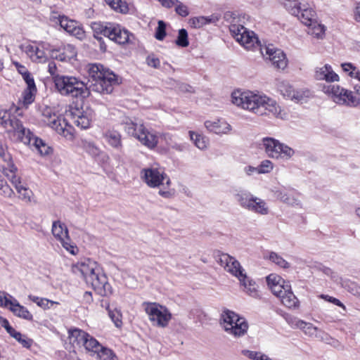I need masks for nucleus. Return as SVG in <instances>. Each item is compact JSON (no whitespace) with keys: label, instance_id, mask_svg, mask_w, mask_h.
Masks as SVG:
<instances>
[{"label":"nucleus","instance_id":"21","mask_svg":"<svg viewBox=\"0 0 360 360\" xmlns=\"http://www.w3.org/2000/svg\"><path fill=\"white\" fill-rule=\"evenodd\" d=\"M70 121L82 129H86L91 125L92 113L91 111H80L75 109L70 112Z\"/></svg>","mask_w":360,"mask_h":360},{"label":"nucleus","instance_id":"50","mask_svg":"<svg viewBox=\"0 0 360 360\" xmlns=\"http://www.w3.org/2000/svg\"><path fill=\"white\" fill-rule=\"evenodd\" d=\"M105 1L110 6V8L116 11L125 13L128 11V6L127 4L122 1V0H105Z\"/></svg>","mask_w":360,"mask_h":360},{"label":"nucleus","instance_id":"23","mask_svg":"<svg viewBox=\"0 0 360 360\" xmlns=\"http://www.w3.org/2000/svg\"><path fill=\"white\" fill-rule=\"evenodd\" d=\"M8 303L4 307H8L9 309L18 317L30 321L32 320V314L24 306L20 305L17 300L8 295Z\"/></svg>","mask_w":360,"mask_h":360},{"label":"nucleus","instance_id":"7","mask_svg":"<svg viewBox=\"0 0 360 360\" xmlns=\"http://www.w3.org/2000/svg\"><path fill=\"white\" fill-rule=\"evenodd\" d=\"M124 130L129 136L138 139L149 148H155L158 143V136L154 131H148L142 123H137L131 119L123 122Z\"/></svg>","mask_w":360,"mask_h":360},{"label":"nucleus","instance_id":"63","mask_svg":"<svg viewBox=\"0 0 360 360\" xmlns=\"http://www.w3.org/2000/svg\"><path fill=\"white\" fill-rule=\"evenodd\" d=\"M146 63L148 66L154 68H158L160 65V61L159 58L155 57L154 55H150L146 58Z\"/></svg>","mask_w":360,"mask_h":360},{"label":"nucleus","instance_id":"12","mask_svg":"<svg viewBox=\"0 0 360 360\" xmlns=\"http://www.w3.org/2000/svg\"><path fill=\"white\" fill-rule=\"evenodd\" d=\"M261 142L262 148L270 158L289 160L295 155L294 149L274 138L264 137Z\"/></svg>","mask_w":360,"mask_h":360},{"label":"nucleus","instance_id":"34","mask_svg":"<svg viewBox=\"0 0 360 360\" xmlns=\"http://www.w3.org/2000/svg\"><path fill=\"white\" fill-rule=\"evenodd\" d=\"M297 17L306 26L311 25L313 22L317 20L316 12L312 8H309L307 3L301 9L299 16Z\"/></svg>","mask_w":360,"mask_h":360},{"label":"nucleus","instance_id":"14","mask_svg":"<svg viewBox=\"0 0 360 360\" xmlns=\"http://www.w3.org/2000/svg\"><path fill=\"white\" fill-rule=\"evenodd\" d=\"M144 311L154 326L165 328L172 319V314L168 309L157 302L143 303Z\"/></svg>","mask_w":360,"mask_h":360},{"label":"nucleus","instance_id":"8","mask_svg":"<svg viewBox=\"0 0 360 360\" xmlns=\"http://www.w3.org/2000/svg\"><path fill=\"white\" fill-rule=\"evenodd\" d=\"M234 198L242 208L251 212L260 215H267L270 212L269 206L264 200L247 191H237Z\"/></svg>","mask_w":360,"mask_h":360},{"label":"nucleus","instance_id":"51","mask_svg":"<svg viewBox=\"0 0 360 360\" xmlns=\"http://www.w3.org/2000/svg\"><path fill=\"white\" fill-rule=\"evenodd\" d=\"M106 309L108 311V315L110 318L113 321L115 326L117 328H120L122 324L121 312L117 309H111L109 305H108Z\"/></svg>","mask_w":360,"mask_h":360},{"label":"nucleus","instance_id":"39","mask_svg":"<svg viewBox=\"0 0 360 360\" xmlns=\"http://www.w3.org/2000/svg\"><path fill=\"white\" fill-rule=\"evenodd\" d=\"M7 332L9 335L15 338L19 343L24 347L30 348L32 345V340L28 338L27 336L22 335L20 332L16 331L13 328L8 327Z\"/></svg>","mask_w":360,"mask_h":360},{"label":"nucleus","instance_id":"26","mask_svg":"<svg viewBox=\"0 0 360 360\" xmlns=\"http://www.w3.org/2000/svg\"><path fill=\"white\" fill-rule=\"evenodd\" d=\"M77 56L75 47L71 44H66L61 50H52L51 56L60 61H68Z\"/></svg>","mask_w":360,"mask_h":360},{"label":"nucleus","instance_id":"61","mask_svg":"<svg viewBox=\"0 0 360 360\" xmlns=\"http://www.w3.org/2000/svg\"><path fill=\"white\" fill-rule=\"evenodd\" d=\"M242 354L252 360H260L262 359V356L264 355V354L261 352L250 350H243Z\"/></svg>","mask_w":360,"mask_h":360},{"label":"nucleus","instance_id":"45","mask_svg":"<svg viewBox=\"0 0 360 360\" xmlns=\"http://www.w3.org/2000/svg\"><path fill=\"white\" fill-rule=\"evenodd\" d=\"M265 258L281 268L288 269L290 267V264L276 252H270L267 256H265Z\"/></svg>","mask_w":360,"mask_h":360},{"label":"nucleus","instance_id":"16","mask_svg":"<svg viewBox=\"0 0 360 360\" xmlns=\"http://www.w3.org/2000/svg\"><path fill=\"white\" fill-rule=\"evenodd\" d=\"M276 86L285 98L295 103H302L311 96V93L308 89H295L289 82L285 80H278Z\"/></svg>","mask_w":360,"mask_h":360},{"label":"nucleus","instance_id":"20","mask_svg":"<svg viewBox=\"0 0 360 360\" xmlns=\"http://www.w3.org/2000/svg\"><path fill=\"white\" fill-rule=\"evenodd\" d=\"M58 23L61 28L77 39L82 40L85 37V32L77 22L65 16H60Z\"/></svg>","mask_w":360,"mask_h":360},{"label":"nucleus","instance_id":"5","mask_svg":"<svg viewBox=\"0 0 360 360\" xmlns=\"http://www.w3.org/2000/svg\"><path fill=\"white\" fill-rule=\"evenodd\" d=\"M225 19L230 22L229 30L233 37L247 49L259 46V41L254 32L248 30L243 25L238 24L239 19L235 13L227 12Z\"/></svg>","mask_w":360,"mask_h":360},{"label":"nucleus","instance_id":"17","mask_svg":"<svg viewBox=\"0 0 360 360\" xmlns=\"http://www.w3.org/2000/svg\"><path fill=\"white\" fill-rule=\"evenodd\" d=\"M261 53L266 60L276 69L284 70L288 65V59L285 53L273 44H269L260 48Z\"/></svg>","mask_w":360,"mask_h":360},{"label":"nucleus","instance_id":"41","mask_svg":"<svg viewBox=\"0 0 360 360\" xmlns=\"http://www.w3.org/2000/svg\"><path fill=\"white\" fill-rule=\"evenodd\" d=\"M101 346L102 345H101L97 340H96L89 334V337L86 338L83 345V347L85 348L86 351L90 352L91 356L96 355L98 350L101 349Z\"/></svg>","mask_w":360,"mask_h":360},{"label":"nucleus","instance_id":"4","mask_svg":"<svg viewBox=\"0 0 360 360\" xmlns=\"http://www.w3.org/2000/svg\"><path fill=\"white\" fill-rule=\"evenodd\" d=\"M140 178L149 188H159L158 194L162 198L168 199L174 196V190L170 188V178L164 168L158 165H152L142 169Z\"/></svg>","mask_w":360,"mask_h":360},{"label":"nucleus","instance_id":"58","mask_svg":"<svg viewBox=\"0 0 360 360\" xmlns=\"http://www.w3.org/2000/svg\"><path fill=\"white\" fill-rule=\"evenodd\" d=\"M290 285L288 282L283 281L282 283H279L278 285H274V287L271 289V292L276 297H279L282 295L285 291V286Z\"/></svg>","mask_w":360,"mask_h":360},{"label":"nucleus","instance_id":"53","mask_svg":"<svg viewBox=\"0 0 360 360\" xmlns=\"http://www.w3.org/2000/svg\"><path fill=\"white\" fill-rule=\"evenodd\" d=\"M0 195L5 198H11L13 196L14 192L7 182L0 176Z\"/></svg>","mask_w":360,"mask_h":360},{"label":"nucleus","instance_id":"19","mask_svg":"<svg viewBox=\"0 0 360 360\" xmlns=\"http://www.w3.org/2000/svg\"><path fill=\"white\" fill-rule=\"evenodd\" d=\"M217 262L224 270L237 278L244 272L239 262L233 257L226 253L218 255Z\"/></svg>","mask_w":360,"mask_h":360},{"label":"nucleus","instance_id":"27","mask_svg":"<svg viewBox=\"0 0 360 360\" xmlns=\"http://www.w3.org/2000/svg\"><path fill=\"white\" fill-rule=\"evenodd\" d=\"M96 262L90 259H84L74 264L72 271L75 274H79L82 278L94 268H96Z\"/></svg>","mask_w":360,"mask_h":360},{"label":"nucleus","instance_id":"38","mask_svg":"<svg viewBox=\"0 0 360 360\" xmlns=\"http://www.w3.org/2000/svg\"><path fill=\"white\" fill-rule=\"evenodd\" d=\"M189 135L191 141H193L195 146L200 150H205L209 146V139L205 136L193 132L189 131Z\"/></svg>","mask_w":360,"mask_h":360},{"label":"nucleus","instance_id":"46","mask_svg":"<svg viewBox=\"0 0 360 360\" xmlns=\"http://www.w3.org/2000/svg\"><path fill=\"white\" fill-rule=\"evenodd\" d=\"M342 70L350 77L358 79L360 82V71L351 63L341 64Z\"/></svg>","mask_w":360,"mask_h":360},{"label":"nucleus","instance_id":"33","mask_svg":"<svg viewBox=\"0 0 360 360\" xmlns=\"http://www.w3.org/2000/svg\"><path fill=\"white\" fill-rule=\"evenodd\" d=\"M280 298L283 305L288 308H295L299 306V300L291 290V285L285 286V291Z\"/></svg>","mask_w":360,"mask_h":360},{"label":"nucleus","instance_id":"15","mask_svg":"<svg viewBox=\"0 0 360 360\" xmlns=\"http://www.w3.org/2000/svg\"><path fill=\"white\" fill-rule=\"evenodd\" d=\"M20 48L32 62L37 63L46 62L49 55L52 53L50 44L44 41L22 44Z\"/></svg>","mask_w":360,"mask_h":360},{"label":"nucleus","instance_id":"54","mask_svg":"<svg viewBox=\"0 0 360 360\" xmlns=\"http://www.w3.org/2000/svg\"><path fill=\"white\" fill-rule=\"evenodd\" d=\"M258 174H269L274 169V163L269 160H262L257 166Z\"/></svg>","mask_w":360,"mask_h":360},{"label":"nucleus","instance_id":"64","mask_svg":"<svg viewBox=\"0 0 360 360\" xmlns=\"http://www.w3.org/2000/svg\"><path fill=\"white\" fill-rule=\"evenodd\" d=\"M48 72L50 73V75L52 77V79L54 82V77L57 75H60V74H58L57 72V67L54 62H50L48 65Z\"/></svg>","mask_w":360,"mask_h":360},{"label":"nucleus","instance_id":"3","mask_svg":"<svg viewBox=\"0 0 360 360\" xmlns=\"http://www.w3.org/2000/svg\"><path fill=\"white\" fill-rule=\"evenodd\" d=\"M231 101L234 105L258 115H271L281 120L288 117L285 110L276 101L265 95L238 89L232 92Z\"/></svg>","mask_w":360,"mask_h":360},{"label":"nucleus","instance_id":"40","mask_svg":"<svg viewBox=\"0 0 360 360\" xmlns=\"http://www.w3.org/2000/svg\"><path fill=\"white\" fill-rule=\"evenodd\" d=\"M308 34L312 35L317 39H323L325 36L326 27L318 22L317 20L313 22L311 25L308 26Z\"/></svg>","mask_w":360,"mask_h":360},{"label":"nucleus","instance_id":"36","mask_svg":"<svg viewBox=\"0 0 360 360\" xmlns=\"http://www.w3.org/2000/svg\"><path fill=\"white\" fill-rule=\"evenodd\" d=\"M304 0H285L283 6L289 13L295 16H299L301 9L305 6Z\"/></svg>","mask_w":360,"mask_h":360},{"label":"nucleus","instance_id":"2","mask_svg":"<svg viewBox=\"0 0 360 360\" xmlns=\"http://www.w3.org/2000/svg\"><path fill=\"white\" fill-rule=\"evenodd\" d=\"M14 112L21 115L19 108H11L9 110H0V125L4 127L8 138L15 142H22L25 145H32L41 155H47L51 153L49 147L42 139L34 136L32 132L25 128Z\"/></svg>","mask_w":360,"mask_h":360},{"label":"nucleus","instance_id":"52","mask_svg":"<svg viewBox=\"0 0 360 360\" xmlns=\"http://www.w3.org/2000/svg\"><path fill=\"white\" fill-rule=\"evenodd\" d=\"M37 89L26 88L22 93V103L24 105H28L34 101Z\"/></svg>","mask_w":360,"mask_h":360},{"label":"nucleus","instance_id":"9","mask_svg":"<svg viewBox=\"0 0 360 360\" xmlns=\"http://www.w3.org/2000/svg\"><path fill=\"white\" fill-rule=\"evenodd\" d=\"M41 122L65 139H73V127L67 122L65 119L55 113L51 108H46L43 110Z\"/></svg>","mask_w":360,"mask_h":360},{"label":"nucleus","instance_id":"24","mask_svg":"<svg viewBox=\"0 0 360 360\" xmlns=\"http://www.w3.org/2000/svg\"><path fill=\"white\" fill-rule=\"evenodd\" d=\"M205 127L208 131L217 134H227L231 129V125L224 119L207 120Z\"/></svg>","mask_w":360,"mask_h":360},{"label":"nucleus","instance_id":"31","mask_svg":"<svg viewBox=\"0 0 360 360\" xmlns=\"http://www.w3.org/2000/svg\"><path fill=\"white\" fill-rule=\"evenodd\" d=\"M89 334L79 328H70L68 330V339L73 347L83 346Z\"/></svg>","mask_w":360,"mask_h":360},{"label":"nucleus","instance_id":"30","mask_svg":"<svg viewBox=\"0 0 360 360\" xmlns=\"http://www.w3.org/2000/svg\"><path fill=\"white\" fill-rule=\"evenodd\" d=\"M275 195L278 200L288 205L293 207L302 206V202L298 198V195L294 193L276 191Z\"/></svg>","mask_w":360,"mask_h":360},{"label":"nucleus","instance_id":"10","mask_svg":"<svg viewBox=\"0 0 360 360\" xmlns=\"http://www.w3.org/2000/svg\"><path fill=\"white\" fill-rule=\"evenodd\" d=\"M323 92L329 96L333 101L340 105L357 107L360 105V98L354 96V92L338 84H324Z\"/></svg>","mask_w":360,"mask_h":360},{"label":"nucleus","instance_id":"18","mask_svg":"<svg viewBox=\"0 0 360 360\" xmlns=\"http://www.w3.org/2000/svg\"><path fill=\"white\" fill-rule=\"evenodd\" d=\"M0 171L8 179L13 178L18 172V167L8 151L7 146L1 142H0Z\"/></svg>","mask_w":360,"mask_h":360},{"label":"nucleus","instance_id":"13","mask_svg":"<svg viewBox=\"0 0 360 360\" xmlns=\"http://www.w3.org/2000/svg\"><path fill=\"white\" fill-rule=\"evenodd\" d=\"M83 279L86 283L90 284L101 296H108L112 292L108 278L98 263H96V268L90 270Z\"/></svg>","mask_w":360,"mask_h":360},{"label":"nucleus","instance_id":"43","mask_svg":"<svg viewBox=\"0 0 360 360\" xmlns=\"http://www.w3.org/2000/svg\"><path fill=\"white\" fill-rule=\"evenodd\" d=\"M96 359L99 360H117L115 353L110 348L101 346V349L96 354Z\"/></svg>","mask_w":360,"mask_h":360},{"label":"nucleus","instance_id":"28","mask_svg":"<svg viewBox=\"0 0 360 360\" xmlns=\"http://www.w3.org/2000/svg\"><path fill=\"white\" fill-rule=\"evenodd\" d=\"M16 189L19 197L25 202H30L32 196V191L22 184L21 179L18 175L8 179Z\"/></svg>","mask_w":360,"mask_h":360},{"label":"nucleus","instance_id":"44","mask_svg":"<svg viewBox=\"0 0 360 360\" xmlns=\"http://www.w3.org/2000/svg\"><path fill=\"white\" fill-rule=\"evenodd\" d=\"M28 298L32 302L36 303L39 307L46 309H49L53 304H58V302H54L46 298L39 297L37 296L30 295Z\"/></svg>","mask_w":360,"mask_h":360},{"label":"nucleus","instance_id":"55","mask_svg":"<svg viewBox=\"0 0 360 360\" xmlns=\"http://www.w3.org/2000/svg\"><path fill=\"white\" fill-rule=\"evenodd\" d=\"M283 281H284V280L276 274H271L266 276V283L270 289H271L274 285L282 283Z\"/></svg>","mask_w":360,"mask_h":360},{"label":"nucleus","instance_id":"57","mask_svg":"<svg viewBox=\"0 0 360 360\" xmlns=\"http://www.w3.org/2000/svg\"><path fill=\"white\" fill-rule=\"evenodd\" d=\"M165 30H166L165 23L163 21L160 20L158 22V25L156 29V32H155V37L158 40L162 41L164 39L165 37L166 36Z\"/></svg>","mask_w":360,"mask_h":360},{"label":"nucleus","instance_id":"1","mask_svg":"<svg viewBox=\"0 0 360 360\" xmlns=\"http://www.w3.org/2000/svg\"><path fill=\"white\" fill-rule=\"evenodd\" d=\"M88 72L90 82L89 88L75 77L63 75L54 77L56 89L63 96L84 98L89 96L90 91L110 94L114 86L118 84L117 76L101 64H90Z\"/></svg>","mask_w":360,"mask_h":360},{"label":"nucleus","instance_id":"59","mask_svg":"<svg viewBox=\"0 0 360 360\" xmlns=\"http://www.w3.org/2000/svg\"><path fill=\"white\" fill-rule=\"evenodd\" d=\"M287 323L292 328H297L301 329L304 321L301 320L296 317H288L286 319Z\"/></svg>","mask_w":360,"mask_h":360},{"label":"nucleus","instance_id":"32","mask_svg":"<svg viewBox=\"0 0 360 360\" xmlns=\"http://www.w3.org/2000/svg\"><path fill=\"white\" fill-rule=\"evenodd\" d=\"M219 21V18L216 15L210 16H197L191 18L189 20V24L191 27L200 29L205 25L216 23Z\"/></svg>","mask_w":360,"mask_h":360},{"label":"nucleus","instance_id":"37","mask_svg":"<svg viewBox=\"0 0 360 360\" xmlns=\"http://www.w3.org/2000/svg\"><path fill=\"white\" fill-rule=\"evenodd\" d=\"M161 141H165L169 148L174 149L177 151L181 152L185 150V146L176 141V138L172 135L165 133L160 136Z\"/></svg>","mask_w":360,"mask_h":360},{"label":"nucleus","instance_id":"25","mask_svg":"<svg viewBox=\"0 0 360 360\" xmlns=\"http://www.w3.org/2000/svg\"><path fill=\"white\" fill-rule=\"evenodd\" d=\"M238 279L239 280L240 285L243 287V291L247 295L254 298L259 297V286L255 281L248 277L244 272L238 278Z\"/></svg>","mask_w":360,"mask_h":360},{"label":"nucleus","instance_id":"56","mask_svg":"<svg viewBox=\"0 0 360 360\" xmlns=\"http://www.w3.org/2000/svg\"><path fill=\"white\" fill-rule=\"evenodd\" d=\"M175 11L181 17H186L189 15L188 8L186 5L177 0L175 3Z\"/></svg>","mask_w":360,"mask_h":360},{"label":"nucleus","instance_id":"35","mask_svg":"<svg viewBox=\"0 0 360 360\" xmlns=\"http://www.w3.org/2000/svg\"><path fill=\"white\" fill-rule=\"evenodd\" d=\"M51 232L57 240H63L69 236L67 226L60 221H54L52 224Z\"/></svg>","mask_w":360,"mask_h":360},{"label":"nucleus","instance_id":"22","mask_svg":"<svg viewBox=\"0 0 360 360\" xmlns=\"http://www.w3.org/2000/svg\"><path fill=\"white\" fill-rule=\"evenodd\" d=\"M314 77L317 80H324L328 83L339 82L340 77L335 73L328 64H326L321 67H316L314 72Z\"/></svg>","mask_w":360,"mask_h":360},{"label":"nucleus","instance_id":"60","mask_svg":"<svg viewBox=\"0 0 360 360\" xmlns=\"http://www.w3.org/2000/svg\"><path fill=\"white\" fill-rule=\"evenodd\" d=\"M22 77L27 84V88L37 89L33 77L30 72H22Z\"/></svg>","mask_w":360,"mask_h":360},{"label":"nucleus","instance_id":"42","mask_svg":"<svg viewBox=\"0 0 360 360\" xmlns=\"http://www.w3.org/2000/svg\"><path fill=\"white\" fill-rule=\"evenodd\" d=\"M83 148L91 156L94 158H99L105 156V154L94 143L89 141H84L83 143Z\"/></svg>","mask_w":360,"mask_h":360},{"label":"nucleus","instance_id":"62","mask_svg":"<svg viewBox=\"0 0 360 360\" xmlns=\"http://www.w3.org/2000/svg\"><path fill=\"white\" fill-rule=\"evenodd\" d=\"M321 297L330 303H333L338 307H342L344 310H346V307L343 303H342L338 299L329 296L328 295H321Z\"/></svg>","mask_w":360,"mask_h":360},{"label":"nucleus","instance_id":"49","mask_svg":"<svg viewBox=\"0 0 360 360\" xmlns=\"http://www.w3.org/2000/svg\"><path fill=\"white\" fill-rule=\"evenodd\" d=\"M175 44L176 46L182 48L187 47L189 45L188 36L186 30L182 28L179 30Z\"/></svg>","mask_w":360,"mask_h":360},{"label":"nucleus","instance_id":"48","mask_svg":"<svg viewBox=\"0 0 360 360\" xmlns=\"http://www.w3.org/2000/svg\"><path fill=\"white\" fill-rule=\"evenodd\" d=\"M303 333L311 338H320L319 333L321 332L317 327L312 323L304 321L300 329Z\"/></svg>","mask_w":360,"mask_h":360},{"label":"nucleus","instance_id":"29","mask_svg":"<svg viewBox=\"0 0 360 360\" xmlns=\"http://www.w3.org/2000/svg\"><path fill=\"white\" fill-rule=\"evenodd\" d=\"M105 141L113 148L120 151L122 149V136L116 130L109 129L103 133Z\"/></svg>","mask_w":360,"mask_h":360},{"label":"nucleus","instance_id":"11","mask_svg":"<svg viewBox=\"0 0 360 360\" xmlns=\"http://www.w3.org/2000/svg\"><path fill=\"white\" fill-rule=\"evenodd\" d=\"M221 325L228 334L236 338L245 335L248 329L246 319L230 310H226L221 314Z\"/></svg>","mask_w":360,"mask_h":360},{"label":"nucleus","instance_id":"47","mask_svg":"<svg viewBox=\"0 0 360 360\" xmlns=\"http://www.w3.org/2000/svg\"><path fill=\"white\" fill-rule=\"evenodd\" d=\"M59 242L63 248L71 255H76L78 253L79 249L75 243L72 241L70 236H67V238H65L63 240H59Z\"/></svg>","mask_w":360,"mask_h":360},{"label":"nucleus","instance_id":"6","mask_svg":"<svg viewBox=\"0 0 360 360\" xmlns=\"http://www.w3.org/2000/svg\"><path fill=\"white\" fill-rule=\"evenodd\" d=\"M92 28L96 32L101 33L118 44H130L134 39L133 34L117 24L95 22L93 24Z\"/></svg>","mask_w":360,"mask_h":360}]
</instances>
